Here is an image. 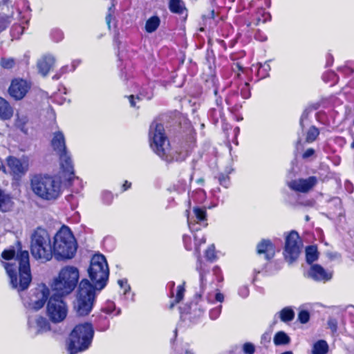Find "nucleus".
Listing matches in <instances>:
<instances>
[{
	"label": "nucleus",
	"instance_id": "4be33fe9",
	"mask_svg": "<svg viewBox=\"0 0 354 354\" xmlns=\"http://www.w3.org/2000/svg\"><path fill=\"white\" fill-rule=\"evenodd\" d=\"M258 254H265V259L268 261L272 259L275 254V246L271 241L263 239L257 245Z\"/></svg>",
	"mask_w": 354,
	"mask_h": 354
},
{
	"label": "nucleus",
	"instance_id": "423d86ee",
	"mask_svg": "<svg viewBox=\"0 0 354 354\" xmlns=\"http://www.w3.org/2000/svg\"><path fill=\"white\" fill-rule=\"evenodd\" d=\"M30 238V252L32 257L41 262L50 261L53 258V245L48 231L37 227Z\"/></svg>",
	"mask_w": 354,
	"mask_h": 354
},
{
	"label": "nucleus",
	"instance_id": "e433bc0d",
	"mask_svg": "<svg viewBox=\"0 0 354 354\" xmlns=\"http://www.w3.org/2000/svg\"><path fill=\"white\" fill-rule=\"evenodd\" d=\"M12 206V201L11 198L6 194H3L0 197V210L2 212L9 211Z\"/></svg>",
	"mask_w": 354,
	"mask_h": 354
},
{
	"label": "nucleus",
	"instance_id": "8fccbe9b",
	"mask_svg": "<svg viewBox=\"0 0 354 354\" xmlns=\"http://www.w3.org/2000/svg\"><path fill=\"white\" fill-rule=\"evenodd\" d=\"M50 36L55 41L58 42L63 39L64 34L61 30L55 28L52 30L50 32Z\"/></svg>",
	"mask_w": 354,
	"mask_h": 354
},
{
	"label": "nucleus",
	"instance_id": "bb28decb",
	"mask_svg": "<svg viewBox=\"0 0 354 354\" xmlns=\"http://www.w3.org/2000/svg\"><path fill=\"white\" fill-rule=\"evenodd\" d=\"M168 8L171 12L183 15L187 11L185 3L182 0H169Z\"/></svg>",
	"mask_w": 354,
	"mask_h": 354
},
{
	"label": "nucleus",
	"instance_id": "aec40b11",
	"mask_svg": "<svg viewBox=\"0 0 354 354\" xmlns=\"http://www.w3.org/2000/svg\"><path fill=\"white\" fill-rule=\"evenodd\" d=\"M15 19H17L19 23H15L11 28V35L15 39L19 38V37L24 33L26 28L25 25H28L29 18L25 15H22L20 10L17 11V16Z\"/></svg>",
	"mask_w": 354,
	"mask_h": 354
},
{
	"label": "nucleus",
	"instance_id": "c9c22d12",
	"mask_svg": "<svg viewBox=\"0 0 354 354\" xmlns=\"http://www.w3.org/2000/svg\"><path fill=\"white\" fill-rule=\"evenodd\" d=\"M306 262L309 264L313 263L318 259V252L315 246H308L306 249Z\"/></svg>",
	"mask_w": 354,
	"mask_h": 354
},
{
	"label": "nucleus",
	"instance_id": "ddd939ff",
	"mask_svg": "<svg viewBox=\"0 0 354 354\" xmlns=\"http://www.w3.org/2000/svg\"><path fill=\"white\" fill-rule=\"evenodd\" d=\"M6 163L14 178L19 179L25 176L29 169V158L23 156L20 158L13 156L6 158Z\"/></svg>",
	"mask_w": 354,
	"mask_h": 354
},
{
	"label": "nucleus",
	"instance_id": "de8ad7c7",
	"mask_svg": "<svg viewBox=\"0 0 354 354\" xmlns=\"http://www.w3.org/2000/svg\"><path fill=\"white\" fill-rule=\"evenodd\" d=\"M15 64V60L13 58H1L0 65L6 69L12 68Z\"/></svg>",
	"mask_w": 354,
	"mask_h": 354
},
{
	"label": "nucleus",
	"instance_id": "79ce46f5",
	"mask_svg": "<svg viewBox=\"0 0 354 354\" xmlns=\"http://www.w3.org/2000/svg\"><path fill=\"white\" fill-rule=\"evenodd\" d=\"M319 134V130L315 126H312L310 127L307 132L306 140L307 142H313L316 140L317 136Z\"/></svg>",
	"mask_w": 354,
	"mask_h": 354
},
{
	"label": "nucleus",
	"instance_id": "1a4fd4ad",
	"mask_svg": "<svg viewBox=\"0 0 354 354\" xmlns=\"http://www.w3.org/2000/svg\"><path fill=\"white\" fill-rule=\"evenodd\" d=\"M97 292L88 279H84L80 281L76 302L74 305V308L78 315L85 316L91 313Z\"/></svg>",
	"mask_w": 354,
	"mask_h": 354
},
{
	"label": "nucleus",
	"instance_id": "37998d69",
	"mask_svg": "<svg viewBox=\"0 0 354 354\" xmlns=\"http://www.w3.org/2000/svg\"><path fill=\"white\" fill-rule=\"evenodd\" d=\"M111 6L108 8V12H107V14L106 16V23L107 26L109 30L111 29V23L112 18L113 17V15L115 13V5H116V1L115 0H111Z\"/></svg>",
	"mask_w": 354,
	"mask_h": 354
},
{
	"label": "nucleus",
	"instance_id": "4d7b16f0",
	"mask_svg": "<svg viewBox=\"0 0 354 354\" xmlns=\"http://www.w3.org/2000/svg\"><path fill=\"white\" fill-rule=\"evenodd\" d=\"M113 198V194L108 191H104L102 192V200L104 203L106 205L111 204Z\"/></svg>",
	"mask_w": 354,
	"mask_h": 354
},
{
	"label": "nucleus",
	"instance_id": "9b49d317",
	"mask_svg": "<svg viewBox=\"0 0 354 354\" xmlns=\"http://www.w3.org/2000/svg\"><path fill=\"white\" fill-rule=\"evenodd\" d=\"M62 297V296L54 293L49 297L47 303V315L51 322L54 323L62 322L67 315V306Z\"/></svg>",
	"mask_w": 354,
	"mask_h": 354
},
{
	"label": "nucleus",
	"instance_id": "c03bdc74",
	"mask_svg": "<svg viewBox=\"0 0 354 354\" xmlns=\"http://www.w3.org/2000/svg\"><path fill=\"white\" fill-rule=\"evenodd\" d=\"M231 171H229L227 172V174L220 173L218 174L217 178L221 185L224 187L225 188L229 187L230 185V177L228 176L229 174H230Z\"/></svg>",
	"mask_w": 354,
	"mask_h": 354
},
{
	"label": "nucleus",
	"instance_id": "774afa93",
	"mask_svg": "<svg viewBox=\"0 0 354 354\" xmlns=\"http://www.w3.org/2000/svg\"><path fill=\"white\" fill-rule=\"evenodd\" d=\"M319 107V103H315L309 104L306 108L310 110V111L312 113L313 111L317 110Z\"/></svg>",
	"mask_w": 354,
	"mask_h": 354
},
{
	"label": "nucleus",
	"instance_id": "49530a36",
	"mask_svg": "<svg viewBox=\"0 0 354 354\" xmlns=\"http://www.w3.org/2000/svg\"><path fill=\"white\" fill-rule=\"evenodd\" d=\"M239 89L240 90V94L243 99L246 100L250 97V89L248 83L245 82L244 84H241Z\"/></svg>",
	"mask_w": 354,
	"mask_h": 354
},
{
	"label": "nucleus",
	"instance_id": "b1692460",
	"mask_svg": "<svg viewBox=\"0 0 354 354\" xmlns=\"http://www.w3.org/2000/svg\"><path fill=\"white\" fill-rule=\"evenodd\" d=\"M60 158V164L62 170L69 174L68 180H71V176L74 177V168L73 162L71 156L68 155V152L64 153L62 154L59 155Z\"/></svg>",
	"mask_w": 354,
	"mask_h": 354
},
{
	"label": "nucleus",
	"instance_id": "a878e982",
	"mask_svg": "<svg viewBox=\"0 0 354 354\" xmlns=\"http://www.w3.org/2000/svg\"><path fill=\"white\" fill-rule=\"evenodd\" d=\"M13 115V111L8 102L2 97H0V118L1 120H8Z\"/></svg>",
	"mask_w": 354,
	"mask_h": 354
},
{
	"label": "nucleus",
	"instance_id": "a19ab883",
	"mask_svg": "<svg viewBox=\"0 0 354 354\" xmlns=\"http://www.w3.org/2000/svg\"><path fill=\"white\" fill-rule=\"evenodd\" d=\"M184 284L185 283H183L182 285H179L178 287H177V292H176V295L175 296V300L174 301H172L171 304H170V306H169V308H173L175 304H177V303H179L183 298L184 297V293H185V288H184Z\"/></svg>",
	"mask_w": 354,
	"mask_h": 354
},
{
	"label": "nucleus",
	"instance_id": "f257e3e1",
	"mask_svg": "<svg viewBox=\"0 0 354 354\" xmlns=\"http://www.w3.org/2000/svg\"><path fill=\"white\" fill-rule=\"evenodd\" d=\"M1 257L7 261H1L12 288L19 292L26 290L31 282L29 253L21 249L16 252L14 247L5 250Z\"/></svg>",
	"mask_w": 354,
	"mask_h": 354
},
{
	"label": "nucleus",
	"instance_id": "20e7f679",
	"mask_svg": "<svg viewBox=\"0 0 354 354\" xmlns=\"http://www.w3.org/2000/svg\"><path fill=\"white\" fill-rule=\"evenodd\" d=\"M77 244L68 227L63 226L55 234L53 244V257L57 261L72 259L76 253Z\"/></svg>",
	"mask_w": 354,
	"mask_h": 354
},
{
	"label": "nucleus",
	"instance_id": "680f3d73",
	"mask_svg": "<svg viewBox=\"0 0 354 354\" xmlns=\"http://www.w3.org/2000/svg\"><path fill=\"white\" fill-rule=\"evenodd\" d=\"M314 153H315V150L312 148H309L304 151V153L302 155V158L304 159H307V158L311 157L312 156H313Z\"/></svg>",
	"mask_w": 354,
	"mask_h": 354
},
{
	"label": "nucleus",
	"instance_id": "7ed1b4c3",
	"mask_svg": "<svg viewBox=\"0 0 354 354\" xmlns=\"http://www.w3.org/2000/svg\"><path fill=\"white\" fill-rule=\"evenodd\" d=\"M33 194L45 201H55L62 194V182L56 176L44 174H37L30 179Z\"/></svg>",
	"mask_w": 354,
	"mask_h": 354
},
{
	"label": "nucleus",
	"instance_id": "9d476101",
	"mask_svg": "<svg viewBox=\"0 0 354 354\" xmlns=\"http://www.w3.org/2000/svg\"><path fill=\"white\" fill-rule=\"evenodd\" d=\"M302 245V241L297 232L292 230L287 234L285 237L283 256L288 263H292L299 258Z\"/></svg>",
	"mask_w": 354,
	"mask_h": 354
},
{
	"label": "nucleus",
	"instance_id": "69168bd1",
	"mask_svg": "<svg viewBox=\"0 0 354 354\" xmlns=\"http://www.w3.org/2000/svg\"><path fill=\"white\" fill-rule=\"evenodd\" d=\"M270 337L268 334L264 333L262 335L261 338V344L268 343V342H270Z\"/></svg>",
	"mask_w": 354,
	"mask_h": 354
},
{
	"label": "nucleus",
	"instance_id": "2f4dec72",
	"mask_svg": "<svg viewBox=\"0 0 354 354\" xmlns=\"http://www.w3.org/2000/svg\"><path fill=\"white\" fill-rule=\"evenodd\" d=\"M328 351V345L325 340H318L313 346L312 354H326Z\"/></svg>",
	"mask_w": 354,
	"mask_h": 354
},
{
	"label": "nucleus",
	"instance_id": "ea45409f",
	"mask_svg": "<svg viewBox=\"0 0 354 354\" xmlns=\"http://www.w3.org/2000/svg\"><path fill=\"white\" fill-rule=\"evenodd\" d=\"M13 15H6L0 13V33L4 31L9 26L13 19Z\"/></svg>",
	"mask_w": 354,
	"mask_h": 354
},
{
	"label": "nucleus",
	"instance_id": "052dcab7",
	"mask_svg": "<svg viewBox=\"0 0 354 354\" xmlns=\"http://www.w3.org/2000/svg\"><path fill=\"white\" fill-rule=\"evenodd\" d=\"M239 295L245 298L249 295V289L247 286H242L239 290Z\"/></svg>",
	"mask_w": 354,
	"mask_h": 354
},
{
	"label": "nucleus",
	"instance_id": "c756f323",
	"mask_svg": "<svg viewBox=\"0 0 354 354\" xmlns=\"http://www.w3.org/2000/svg\"><path fill=\"white\" fill-rule=\"evenodd\" d=\"M160 24V19L159 17L154 15L149 17L145 24V31L148 33L155 32Z\"/></svg>",
	"mask_w": 354,
	"mask_h": 354
},
{
	"label": "nucleus",
	"instance_id": "c85d7f7f",
	"mask_svg": "<svg viewBox=\"0 0 354 354\" xmlns=\"http://www.w3.org/2000/svg\"><path fill=\"white\" fill-rule=\"evenodd\" d=\"M277 314L280 320L285 323L291 322L295 318V312L290 306L283 308Z\"/></svg>",
	"mask_w": 354,
	"mask_h": 354
},
{
	"label": "nucleus",
	"instance_id": "473e14b6",
	"mask_svg": "<svg viewBox=\"0 0 354 354\" xmlns=\"http://www.w3.org/2000/svg\"><path fill=\"white\" fill-rule=\"evenodd\" d=\"M226 104L234 106L236 109L241 107V102L239 101V92L232 91L225 98Z\"/></svg>",
	"mask_w": 354,
	"mask_h": 354
},
{
	"label": "nucleus",
	"instance_id": "6ab92c4d",
	"mask_svg": "<svg viewBox=\"0 0 354 354\" xmlns=\"http://www.w3.org/2000/svg\"><path fill=\"white\" fill-rule=\"evenodd\" d=\"M55 63V58L50 54L45 55L38 59L37 67L39 73L46 77Z\"/></svg>",
	"mask_w": 354,
	"mask_h": 354
},
{
	"label": "nucleus",
	"instance_id": "13d9d810",
	"mask_svg": "<svg viewBox=\"0 0 354 354\" xmlns=\"http://www.w3.org/2000/svg\"><path fill=\"white\" fill-rule=\"evenodd\" d=\"M118 284L120 286L124 289V294L126 295L128 291L130 290V286L127 283V279H120L118 280Z\"/></svg>",
	"mask_w": 354,
	"mask_h": 354
},
{
	"label": "nucleus",
	"instance_id": "7c9ffc66",
	"mask_svg": "<svg viewBox=\"0 0 354 354\" xmlns=\"http://www.w3.org/2000/svg\"><path fill=\"white\" fill-rule=\"evenodd\" d=\"M290 337L284 331L276 333L273 338L276 346L287 345L290 343Z\"/></svg>",
	"mask_w": 354,
	"mask_h": 354
},
{
	"label": "nucleus",
	"instance_id": "58836bf2",
	"mask_svg": "<svg viewBox=\"0 0 354 354\" xmlns=\"http://www.w3.org/2000/svg\"><path fill=\"white\" fill-rule=\"evenodd\" d=\"M202 302L203 301L201 300L200 304L196 303L192 304L191 309L192 312L190 313V314H193V317H191L192 318H198L204 314L205 309L202 308Z\"/></svg>",
	"mask_w": 354,
	"mask_h": 354
},
{
	"label": "nucleus",
	"instance_id": "5701e85b",
	"mask_svg": "<svg viewBox=\"0 0 354 354\" xmlns=\"http://www.w3.org/2000/svg\"><path fill=\"white\" fill-rule=\"evenodd\" d=\"M51 145L55 151L58 155L67 152L65 138L62 132L57 131L54 133L51 140Z\"/></svg>",
	"mask_w": 354,
	"mask_h": 354
},
{
	"label": "nucleus",
	"instance_id": "a211bd4d",
	"mask_svg": "<svg viewBox=\"0 0 354 354\" xmlns=\"http://www.w3.org/2000/svg\"><path fill=\"white\" fill-rule=\"evenodd\" d=\"M309 276L317 281L326 282L332 279V272H327L319 264L313 265L308 272Z\"/></svg>",
	"mask_w": 354,
	"mask_h": 354
},
{
	"label": "nucleus",
	"instance_id": "72a5a7b5",
	"mask_svg": "<svg viewBox=\"0 0 354 354\" xmlns=\"http://www.w3.org/2000/svg\"><path fill=\"white\" fill-rule=\"evenodd\" d=\"M96 328L99 331H106L109 328V322L104 315H100L95 321Z\"/></svg>",
	"mask_w": 354,
	"mask_h": 354
},
{
	"label": "nucleus",
	"instance_id": "0eeeda50",
	"mask_svg": "<svg viewBox=\"0 0 354 354\" xmlns=\"http://www.w3.org/2000/svg\"><path fill=\"white\" fill-rule=\"evenodd\" d=\"M88 274L95 290L100 292L105 288L109 279V269L103 254H96L92 257Z\"/></svg>",
	"mask_w": 354,
	"mask_h": 354
},
{
	"label": "nucleus",
	"instance_id": "864d4df0",
	"mask_svg": "<svg viewBox=\"0 0 354 354\" xmlns=\"http://www.w3.org/2000/svg\"><path fill=\"white\" fill-rule=\"evenodd\" d=\"M310 113H311V112L310 111L309 109H308L307 108H306L301 115V118H300V120H299V125L301 128V129L303 130L304 127H305V122L306 121L308 120V115H310Z\"/></svg>",
	"mask_w": 354,
	"mask_h": 354
},
{
	"label": "nucleus",
	"instance_id": "09e8293b",
	"mask_svg": "<svg viewBox=\"0 0 354 354\" xmlns=\"http://www.w3.org/2000/svg\"><path fill=\"white\" fill-rule=\"evenodd\" d=\"M221 310H222V305H221V304L215 308L210 309V310L209 312V317L210 319L216 320V319H218L221 313Z\"/></svg>",
	"mask_w": 354,
	"mask_h": 354
},
{
	"label": "nucleus",
	"instance_id": "a18cd8bd",
	"mask_svg": "<svg viewBox=\"0 0 354 354\" xmlns=\"http://www.w3.org/2000/svg\"><path fill=\"white\" fill-rule=\"evenodd\" d=\"M270 71V66L268 62H265L263 64H260V67L258 70V75L260 78H265L268 76V72Z\"/></svg>",
	"mask_w": 354,
	"mask_h": 354
},
{
	"label": "nucleus",
	"instance_id": "cd10ccee",
	"mask_svg": "<svg viewBox=\"0 0 354 354\" xmlns=\"http://www.w3.org/2000/svg\"><path fill=\"white\" fill-rule=\"evenodd\" d=\"M205 297L207 302L209 304H213L215 301L222 303L224 301V295L218 291V286L208 291Z\"/></svg>",
	"mask_w": 354,
	"mask_h": 354
},
{
	"label": "nucleus",
	"instance_id": "e2e57ef3",
	"mask_svg": "<svg viewBox=\"0 0 354 354\" xmlns=\"http://www.w3.org/2000/svg\"><path fill=\"white\" fill-rule=\"evenodd\" d=\"M114 307H115V305L113 302H110L109 304H108V306L103 308V311L106 313V314H111L113 312V310H114Z\"/></svg>",
	"mask_w": 354,
	"mask_h": 354
},
{
	"label": "nucleus",
	"instance_id": "5fc2aeb1",
	"mask_svg": "<svg viewBox=\"0 0 354 354\" xmlns=\"http://www.w3.org/2000/svg\"><path fill=\"white\" fill-rule=\"evenodd\" d=\"M338 321L337 318L330 317L328 320V326L333 333H335L337 330Z\"/></svg>",
	"mask_w": 354,
	"mask_h": 354
},
{
	"label": "nucleus",
	"instance_id": "6e6d98bb",
	"mask_svg": "<svg viewBox=\"0 0 354 354\" xmlns=\"http://www.w3.org/2000/svg\"><path fill=\"white\" fill-rule=\"evenodd\" d=\"M243 351L245 354H254L255 352V346L250 342H246L243 346Z\"/></svg>",
	"mask_w": 354,
	"mask_h": 354
},
{
	"label": "nucleus",
	"instance_id": "393cba45",
	"mask_svg": "<svg viewBox=\"0 0 354 354\" xmlns=\"http://www.w3.org/2000/svg\"><path fill=\"white\" fill-rule=\"evenodd\" d=\"M28 122V118L26 115L19 113L16 114L15 127L24 134H27L28 132V128L27 127Z\"/></svg>",
	"mask_w": 354,
	"mask_h": 354
},
{
	"label": "nucleus",
	"instance_id": "bf43d9fd",
	"mask_svg": "<svg viewBox=\"0 0 354 354\" xmlns=\"http://www.w3.org/2000/svg\"><path fill=\"white\" fill-rule=\"evenodd\" d=\"M213 272H214V274L216 276L218 281L219 283L222 282L223 280V277L221 275V269L218 267L216 266V267L214 268Z\"/></svg>",
	"mask_w": 354,
	"mask_h": 354
},
{
	"label": "nucleus",
	"instance_id": "412c9836",
	"mask_svg": "<svg viewBox=\"0 0 354 354\" xmlns=\"http://www.w3.org/2000/svg\"><path fill=\"white\" fill-rule=\"evenodd\" d=\"M196 252L198 254V259L196 263V270L199 273L200 277V291L196 294L197 296L201 297L202 295L205 293V287L207 284V274H208V270H207L204 266L201 260V257H200L198 249H196Z\"/></svg>",
	"mask_w": 354,
	"mask_h": 354
},
{
	"label": "nucleus",
	"instance_id": "dca6fc26",
	"mask_svg": "<svg viewBox=\"0 0 354 354\" xmlns=\"http://www.w3.org/2000/svg\"><path fill=\"white\" fill-rule=\"evenodd\" d=\"M318 180L316 176H310L306 179L299 178L292 180L287 183L290 189L301 193H306L313 188Z\"/></svg>",
	"mask_w": 354,
	"mask_h": 354
},
{
	"label": "nucleus",
	"instance_id": "0e129e2a",
	"mask_svg": "<svg viewBox=\"0 0 354 354\" xmlns=\"http://www.w3.org/2000/svg\"><path fill=\"white\" fill-rule=\"evenodd\" d=\"M183 239V242H184L185 247L186 250H191V247H190L191 239H190V237L189 236L184 235Z\"/></svg>",
	"mask_w": 354,
	"mask_h": 354
},
{
	"label": "nucleus",
	"instance_id": "2eb2a0df",
	"mask_svg": "<svg viewBox=\"0 0 354 354\" xmlns=\"http://www.w3.org/2000/svg\"><path fill=\"white\" fill-rule=\"evenodd\" d=\"M187 223L192 232H196L201 229V227H206L207 213L203 207H194L193 208V215L187 214Z\"/></svg>",
	"mask_w": 354,
	"mask_h": 354
},
{
	"label": "nucleus",
	"instance_id": "3c124183",
	"mask_svg": "<svg viewBox=\"0 0 354 354\" xmlns=\"http://www.w3.org/2000/svg\"><path fill=\"white\" fill-rule=\"evenodd\" d=\"M205 257L209 261H214L216 259L215 248L213 245H210L205 251Z\"/></svg>",
	"mask_w": 354,
	"mask_h": 354
},
{
	"label": "nucleus",
	"instance_id": "f3484780",
	"mask_svg": "<svg viewBox=\"0 0 354 354\" xmlns=\"http://www.w3.org/2000/svg\"><path fill=\"white\" fill-rule=\"evenodd\" d=\"M30 88V85L27 81L22 79H16L12 80L8 91L13 98L21 100L26 95Z\"/></svg>",
	"mask_w": 354,
	"mask_h": 354
},
{
	"label": "nucleus",
	"instance_id": "f704fd0d",
	"mask_svg": "<svg viewBox=\"0 0 354 354\" xmlns=\"http://www.w3.org/2000/svg\"><path fill=\"white\" fill-rule=\"evenodd\" d=\"M153 96V86L149 85L145 87H142L139 93L136 95L138 100L146 99L147 100H151Z\"/></svg>",
	"mask_w": 354,
	"mask_h": 354
},
{
	"label": "nucleus",
	"instance_id": "39448f33",
	"mask_svg": "<svg viewBox=\"0 0 354 354\" xmlns=\"http://www.w3.org/2000/svg\"><path fill=\"white\" fill-rule=\"evenodd\" d=\"M94 329L91 323L85 322L76 325L69 335L68 351L70 354L86 351L91 345Z\"/></svg>",
	"mask_w": 354,
	"mask_h": 354
},
{
	"label": "nucleus",
	"instance_id": "4468645a",
	"mask_svg": "<svg viewBox=\"0 0 354 354\" xmlns=\"http://www.w3.org/2000/svg\"><path fill=\"white\" fill-rule=\"evenodd\" d=\"M28 329L32 337L43 334L50 330L49 322L41 316H29L28 319Z\"/></svg>",
	"mask_w": 354,
	"mask_h": 354
},
{
	"label": "nucleus",
	"instance_id": "f03ea898",
	"mask_svg": "<svg viewBox=\"0 0 354 354\" xmlns=\"http://www.w3.org/2000/svg\"><path fill=\"white\" fill-rule=\"evenodd\" d=\"M149 137L151 148L161 159L167 162H182L189 154V151L187 149L176 150L174 152L169 151V143L165 134V129L162 124L151 123Z\"/></svg>",
	"mask_w": 354,
	"mask_h": 354
},
{
	"label": "nucleus",
	"instance_id": "338daca9",
	"mask_svg": "<svg viewBox=\"0 0 354 354\" xmlns=\"http://www.w3.org/2000/svg\"><path fill=\"white\" fill-rule=\"evenodd\" d=\"M81 63L80 59H75L72 62L70 71H74L77 66Z\"/></svg>",
	"mask_w": 354,
	"mask_h": 354
},
{
	"label": "nucleus",
	"instance_id": "6e6552de",
	"mask_svg": "<svg viewBox=\"0 0 354 354\" xmlns=\"http://www.w3.org/2000/svg\"><path fill=\"white\" fill-rule=\"evenodd\" d=\"M79 279V271L73 266L63 268L57 277L55 278L51 288L55 294L65 296L70 294L76 287Z\"/></svg>",
	"mask_w": 354,
	"mask_h": 354
},
{
	"label": "nucleus",
	"instance_id": "603ef678",
	"mask_svg": "<svg viewBox=\"0 0 354 354\" xmlns=\"http://www.w3.org/2000/svg\"><path fill=\"white\" fill-rule=\"evenodd\" d=\"M310 319V314L306 310H301L298 314V320L301 324H306Z\"/></svg>",
	"mask_w": 354,
	"mask_h": 354
},
{
	"label": "nucleus",
	"instance_id": "f8f14e48",
	"mask_svg": "<svg viewBox=\"0 0 354 354\" xmlns=\"http://www.w3.org/2000/svg\"><path fill=\"white\" fill-rule=\"evenodd\" d=\"M50 295L49 288L44 283L39 285L29 298L22 297L26 308L38 310L46 302Z\"/></svg>",
	"mask_w": 354,
	"mask_h": 354
},
{
	"label": "nucleus",
	"instance_id": "4c0bfd02",
	"mask_svg": "<svg viewBox=\"0 0 354 354\" xmlns=\"http://www.w3.org/2000/svg\"><path fill=\"white\" fill-rule=\"evenodd\" d=\"M208 115L213 120V122L216 124L219 119H221L224 115L223 109V107L212 108L209 111Z\"/></svg>",
	"mask_w": 354,
	"mask_h": 354
}]
</instances>
